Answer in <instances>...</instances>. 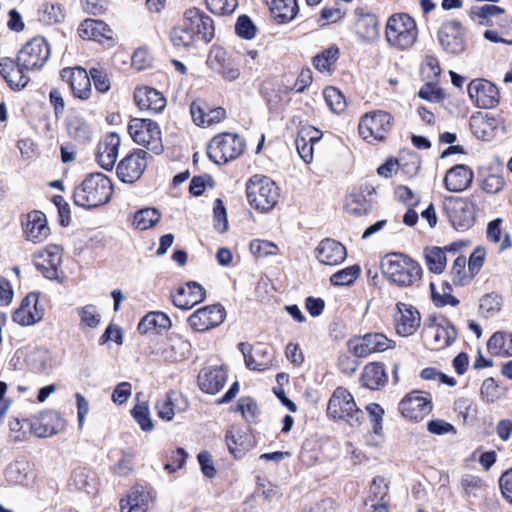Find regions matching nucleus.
Listing matches in <instances>:
<instances>
[{
	"instance_id": "f257e3e1",
	"label": "nucleus",
	"mask_w": 512,
	"mask_h": 512,
	"mask_svg": "<svg viewBox=\"0 0 512 512\" xmlns=\"http://www.w3.org/2000/svg\"><path fill=\"white\" fill-rule=\"evenodd\" d=\"M113 193L110 179L102 173L88 175L74 190V203L83 208H94L107 203Z\"/></svg>"
},
{
	"instance_id": "f03ea898",
	"label": "nucleus",
	"mask_w": 512,
	"mask_h": 512,
	"mask_svg": "<svg viewBox=\"0 0 512 512\" xmlns=\"http://www.w3.org/2000/svg\"><path fill=\"white\" fill-rule=\"evenodd\" d=\"M384 275L393 283L407 287L411 286L422 276V268L412 258L401 253L387 255L382 261Z\"/></svg>"
},
{
	"instance_id": "7ed1b4c3",
	"label": "nucleus",
	"mask_w": 512,
	"mask_h": 512,
	"mask_svg": "<svg viewBox=\"0 0 512 512\" xmlns=\"http://www.w3.org/2000/svg\"><path fill=\"white\" fill-rule=\"evenodd\" d=\"M417 36L416 22L408 14H394L389 17L385 38L390 46L399 50L411 48L415 44Z\"/></svg>"
},
{
	"instance_id": "20e7f679",
	"label": "nucleus",
	"mask_w": 512,
	"mask_h": 512,
	"mask_svg": "<svg viewBox=\"0 0 512 512\" xmlns=\"http://www.w3.org/2000/svg\"><path fill=\"white\" fill-rule=\"evenodd\" d=\"M327 414L334 420H342L351 427L360 426L364 420V412L355 403L353 395L344 387H337L331 395Z\"/></svg>"
},
{
	"instance_id": "39448f33",
	"label": "nucleus",
	"mask_w": 512,
	"mask_h": 512,
	"mask_svg": "<svg viewBox=\"0 0 512 512\" xmlns=\"http://www.w3.org/2000/svg\"><path fill=\"white\" fill-rule=\"evenodd\" d=\"M246 194L249 204L262 212L274 208L279 199V189L275 182L258 174L247 181Z\"/></svg>"
},
{
	"instance_id": "423d86ee",
	"label": "nucleus",
	"mask_w": 512,
	"mask_h": 512,
	"mask_svg": "<svg viewBox=\"0 0 512 512\" xmlns=\"http://www.w3.org/2000/svg\"><path fill=\"white\" fill-rule=\"evenodd\" d=\"M245 148L244 140L233 133L214 136L208 145V157L216 164H226L239 157Z\"/></svg>"
},
{
	"instance_id": "0eeeda50",
	"label": "nucleus",
	"mask_w": 512,
	"mask_h": 512,
	"mask_svg": "<svg viewBox=\"0 0 512 512\" xmlns=\"http://www.w3.org/2000/svg\"><path fill=\"white\" fill-rule=\"evenodd\" d=\"M128 133L135 143L155 154L163 151L161 130L157 122L151 119L133 118L129 122Z\"/></svg>"
},
{
	"instance_id": "6e6552de",
	"label": "nucleus",
	"mask_w": 512,
	"mask_h": 512,
	"mask_svg": "<svg viewBox=\"0 0 512 512\" xmlns=\"http://www.w3.org/2000/svg\"><path fill=\"white\" fill-rule=\"evenodd\" d=\"M392 116L385 111L364 115L359 122V135L366 141L382 140L390 132Z\"/></svg>"
},
{
	"instance_id": "1a4fd4ad",
	"label": "nucleus",
	"mask_w": 512,
	"mask_h": 512,
	"mask_svg": "<svg viewBox=\"0 0 512 512\" xmlns=\"http://www.w3.org/2000/svg\"><path fill=\"white\" fill-rule=\"evenodd\" d=\"M50 57V46L43 37H35L19 51V65L31 71L41 69Z\"/></svg>"
},
{
	"instance_id": "9d476101",
	"label": "nucleus",
	"mask_w": 512,
	"mask_h": 512,
	"mask_svg": "<svg viewBox=\"0 0 512 512\" xmlns=\"http://www.w3.org/2000/svg\"><path fill=\"white\" fill-rule=\"evenodd\" d=\"M394 341L382 333H368L348 341V348L356 357H367L371 353L383 352L393 348Z\"/></svg>"
},
{
	"instance_id": "9b49d317",
	"label": "nucleus",
	"mask_w": 512,
	"mask_h": 512,
	"mask_svg": "<svg viewBox=\"0 0 512 512\" xmlns=\"http://www.w3.org/2000/svg\"><path fill=\"white\" fill-rule=\"evenodd\" d=\"M226 317L225 308L220 304L197 309L188 318L189 326L196 332H205L222 324Z\"/></svg>"
},
{
	"instance_id": "f8f14e48",
	"label": "nucleus",
	"mask_w": 512,
	"mask_h": 512,
	"mask_svg": "<svg viewBox=\"0 0 512 512\" xmlns=\"http://www.w3.org/2000/svg\"><path fill=\"white\" fill-rule=\"evenodd\" d=\"M423 338L426 346L432 350L445 348L457 338L456 328L446 319L430 324L423 329Z\"/></svg>"
},
{
	"instance_id": "ddd939ff",
	"label": "nucleus",
	"mask_w": 512,
	"mask_h": 512,
	"mask_svg": "<svg viewBox=\"0 0 512 512\" xmlns=\"http://www.w3.org/2000/svg\"><path fill=\"white\" fill-rule=\"evenodd\" d=\"M438 41L449 54L458 55L463 53L466 48V41L461 23L456 20L444 22L438 31Z\"/></svg>"
},
{
	"instance_id": "4468645a",
	"label": "nucleus",
	"mask_w": 512,
	"mask_h": 512,
	"mask_svg": "<svg viewBox=\"0 0 512 512\" xmlns=\"http://www.w3.org/2000/svg\"><path fill=\"white\" fill-rule=\"evenodd\" d=\"M147 152L136 149L125 156L117 166V176L124 183H133L143 174L147 166Z\"/></svg>"
},
{
	"instance_id": "2eb2a0df",
	"label": "nucleus",
	"mask_w": 512,
	"mask_h": 512,
	"mask_svg": "<svg viewBox=\"0 0 512 512\" xmlns=\"http://www.w3.org/2000/svg\"><path fill=\"white\" fill-rule=\"evenodd\" d=\"M431 410L430 399L424 397L419 391L407 394L399 403V411L402 416L415 422L421 421Z\"/></svg>"
},
{
	"instance_id": "dca6fc26",
	"label": "nucleus",
	"mask_w": 512,
	"mask_h": 512,
	"mask_svg": "<svg viewBox=\"0 0 512 512\" xmlns=\"http://www.w3.org/2000/svg\"><path fill=\"white\" fill-rule=\"evenodd\" d=\"M60 76L63 81L70 85L73 95L81 100H87L91 97V76L90 71L82 67H66L61 70Z\"/></svg>"
},
{
	"instance_id": "f3484780",
	"label": "nucleus",
	"mask_w": 512,
	"mask_h": 512,
	"mask_svg": "<svg viewBox=\"0 0 512 512\" xmlns=\"http://www.w3.org/2000/svg\"><path fill=\"white\" fill-rule=\"evenodd\" d=\"M238 348L243 354L245 365L250 370L263 371L272 365L273 352L264 344L254 346L241 342Z\"/></svg>"
},
{
	"instance_id": "a211bd4d",
	"label": "nucleus",
	"mask_w": 512,
	"mask_h": 512,
	"mask_svg": "<svg viewBox=\"0 0 512 512\" xmlns=\"http://www.w3.org/2000/svg\"><path fill=\"white\" fill-rule=\"evenodd\" d=\"M467 91L470 99L480 108H493L499 102L498 89L488 80H472Z\"/></svg>"
},
{
	"instance_id": "6ab92c4d",
	"label": "nucleus",
	"mask_w": 512,
	"mask_h": 512,
	"mask_svg": "<svg viewBox=\"0 0 512 512\" xmlns=\"http://www.w3.org/2000/svg\"><path fill=\"white\" fill-rule=\"evenodd\" d=\"M207 63L225 81H235L240 77L238 62L222 48H213Z\"/></svg>"
},
{
	"instance_id": "aec40b11",
	"label": "nucleus",
	"mask_w": 512,
	"mask_h": 512,
	"mask_svg": "<svg viewBox=\"0 0 512 512\" xmlns=\"http://www.w3.org/2000/svg\"><path fill=\"white\" fill-rule=\"evenodd\" d=\"M62 261V249L58 245H49L34 255V264L48 279H56Z\"/></svg>"
},
{
	"instance_id": "412c9836",
	"label": "nucleus",
	"mask_w": 512,
	"mask_h": 512,
	"mask_svg": "<svg viewBox=\"0 0 512 512\" xmlns=\"http://www.w3.org/2000/svg\"><path fill=\"white\" fill-rule=\"evenodd\" d=\"M445 210L452 226L457 230H467L474 224V208L465 200L449 201L445 205Z\"/></svg>"
},
{
	"instance_id": "4be33fe9",
	"label": "nucleus",
	"mask_w": 512,
	"mask_h": 512,
	"mask_svg": "<svg viewBox=\"0 0 512 512\" xmlns=\"http://www.w3.org/2000/svg\"><path fill=\"white\" fill-rule=\"evenodd\" d=\"M28 71L30 70L19 65L18 58H0V74L11 89L21 90L27 86L30 81Z\"/></svg>"
},
{
	"instance_id": "5701e85b",
	"label": "nucleus",
	"mask_w": 512,
	"mask_h": 512,
	"mask_svg": "<svg viewBox=\"0 0 512 512\" xmlns=\"http://www.w3.org/2000/svg\"><path fill=\"white\" fill-rule=\"evenodd\" d=\"M173 304L183 310H189L206 298V290L195 281L187 282L171 295Z\"/></svg>"
},
{
	"instance_id": "b1692460",
	"label": "nucleus",
	"mask_w": 512,
	"mask_h": 512,
	"mask_svg": "<svg viewBox=\"0 0 512 512\" xmlns=\"http://www.w3.org/2000/svg\"><path fill=\"white\" fill-rule=\"evenodd\" d=\"M397 314L395 315L396 332L400 336L408 337L413 335L421 323L419 311L411 305L397 303Z\"/></svg>"
},
{
	"instance_id": "393cba45",
	"label": "nucleus",
	"mask_w": 512,
	"mask_h": 512,
	"mask_svg": "<svg viewBox=\"0 0 512 512\" xmlns=\"http://www.w3.org/2000/svg\"><path fill=\"white\" fill-rule=\"evenodd\" d=\"M188 406L189 402L182 393L171 390L157 401L155 408L159 418L171 421L176 414L185 412Z\"/></svg>"
},
{
	"instance_id": "a878e982",
	"label": "nucleus",
	"mask_w": 512,
	"mask_h": 512,
	"mask_svg": "<svg viewBox=\"0 0 512 512\" xmlns=\"http://www.w3.org/2000/svg\"><path fill=\"white\" fill-rule=\"evenodd\" d=\"M22 224L26 238L34 243L44 241L50 234L46 215L41 211L29 212Z\"/></svg>"
},
{
	"instance_id": "bb28decb",
	"label": "nucleus",
	"mask_w": 512,
	"mask_h": 512,
	"mask_svg": "<svg viewBox=\"0 0 512 512\" xmlns=\"http://www.w3.org/2000/svg\"><path fill=\"white\" fill-rule=\"evenodd\" d=\"M31 431L39 438L51 437L62 428V421L55 411H44L30 422Z\"/></svg>"
},
{
	"instance_id": "cd10ccee",
	"label": "nucleus",
	"mask_w": 512,
	"mask_h": 512,
	"mask_svg": "<svg viewBox=\"0 0 512 512\" xmlns=\"http://www.w3.org/2000/svg\"><path fill=\"white\" fill-rule=\"evenodd\" d=\"M134 99L141 111L158 114L166 107V98L161 92L151 87L137 88Z\"/></svg>"
},
{
	"instance_id": "c85d7f7f",
	"label": "nucleus",
	"mask_w": 512,
	"mask_h": 512,
	"mask_svg": "<svg viewBox=\"0 0 512 512\" xmlns=\"http://www.w3.org/2000/svg\"><path fill=\"white\" fill-rule=\"evenodd\" d=\"M346 248L338 241L323 239L315 249V257L325 265H338L346 259Z\"/></svg>"
},
{
	"instance_id": "c756f323",
	"label": "nucleus",
	"mask_w": 512,
	"mask_h": 512,
	"mask_svg": "<svg viewBox=\"0 0 512 512\" xmlns=\"http://www.w3.org/2000/svg\"><path fill=\"white\" fill-rule=\"evenodd\" d=\"M43 309L38 308V297L35 294L26 296L20 307L13 313V321L28 326L39 322L43 318Z\"/></svg>"
},
{
	"instance_id": "7c9ffc66",
	"label": "nucleus",
	"mask_w": 512,
	"mask_h": 512,
	"mask_svg": "<svg viewBox=\"0 0 512 512\" xmlns=\"http://www.w3.org/2000/svg\"><path fill=\"white\" fill-rule=\"evenodd\" d=\"M121 144L120 136L116 133H109L99 143L97 150V161L105 170H112L118 157V150Z\"/></svg>"
},
{
	"instance_id": "2f4dec72",
	"label": "nucleus",
	"mask_w": 512,
	"mask_h": 512,
	"mask_svg": "<svg viewBox=\"0 0 512 512\" xmlns=\"http://www.w3.org/2000/svg\"><path fill=\"white\" fill-rule=\"evenodd\" d=\"M473 176V171L468 166L456 165L446 172L444 184L448 191L462 192L471 185Z\"/></svg>"
},
{
	"instance_id": "473e14b6",
	"label": "nucleus",
	"mask_w": 512,
	"mask_h": 512,
	"mask_svg": "<svg viewBox=\"0 0 512 512\" xmlns=\"http://www.w3.org/2000/svg\"><path fill=\"white\" fill-rule=\"evenodd\" d=\"M356 22V34L364 41H373L379 34L378 19L376 15L365 11L364 8L358 7L354 11Z\"/></svg>"
},
{
	"instance_id": "72a5a7b5",
	"label": "nucleus",
	"mask_w": 512,
	"mask_h": 512,
	"mask_svg": "<svg viewBox=\"0 0 512 512\" xmlns=\"http://www.w3.org/2000/svg\"><path fill=\"white\" fill-rule=\"evenodd\" d=\"M188 24L193 31L194 39L201 40L205 43L210 42L214 37L213 20L201 14L197 9L190 10L186 16Z\"/></svg>"
},
{
	"instance_id": "f704fd0d",
	"label": "nucleus",
	"mask_w": 512,
	"mask_h": 512,
	"mask_svg": "<svg viewBox=\"0 0 512 512\" xmlns=\"http://www.w3.org/2000/svg\"><path fill=\"white\" fill-rule=\"evenodd\" d=\"M227 380V373L222 368H205L198 375L200 389L208 394L218 393Z\"/></svg>"
},
{
	"instance_id": "c9c22d12",
	"label": "nucleus",
	"mask_w": 512,
	"mask_h": 512,
	"mask_svg": "<svg viewBox=\"0 0 512 512\" xmlns=\"http://www.w3.org/2000/svg\"><path fill=\"white\" fill-rule=\"evenodd\" d=\"M8 482L20 485H30L34 481V474L27 461L19 460L10 463L4 472Z\"/></svg>"
},
{
	"instance_id": "e433bc0d",
	"label": "nucleus",
	"mask_w": 512,
	"mask_h": 512,
	"mask_svg": "<svg viewBox=\"0 0 512 512\" xmlns=\"http://www.w3.org/2000/svg\"><path fill=\"white\" fill-rule=\"evenodd\" d=\"M149 494L140 486L133 487L126 499L120 502L122 512H147Z\"/></svg>"
},
{
	"instance_id": "4c0bfd02",
	"label": "nucleus",
	"mask_w": 512,
	"mask_h": 512,
	"mask_svg": "<svg viewBox=\"0 0 512 512\" xmlns=\"http://www.w3.org/2000/svg\"><path fill=\"white\" fill-rule=\"evenodd\" d=\"M361 383L364 387L377 390L387 382V374L381 363L367 364L361 374Z\"/></svg>"
},
{
	"instance_id": "58836bf2",
	"label": "nucleus",
	"mask_w": 512,
	"mask_h": 512,
	"mask_svg": "<svg viewBox=\"0 0 512 512\" xmlns=\"http://www.w3.org/2000/svg\"><path fill=\"white\" fill-rule=\"evenodd\" d=\"M454 251V248L452 246H448L444 249L440 247H426L424 249V257L426 261V265L430 272L441 274L446 267V254L445 251Z\"/></svg>"
},
{
	"instance_id": "ea45409f",
	"label": "nucleus",
	"mask_w": 512,
	"mask_h": 512,
	"mask_svg": "<svg viewBox=\"0 0 512 512\" xmlns=\"http://www.w3.org/2000/svg\"><path fill=\"white\" fill-rule=\"evenodd\" d=\"M470 128L472 133L481 140L488 141L493 137L495 129V119L482 115H473L470 118Z\"/></svg>"
},
{
	"instance_id": "a19ab883",
	"label": "nucleus",
	"mask_w": 512,
	"mask_h": 512,
	"mask_svg": "<svg viewBox=\"0 0 512 512\" xmlns=\"http://www.w3.org/2000/svg\"><path fill=\"white\" fill-rule=\"evenodd\" d=\"M171 327L170 318L163 312H150L144 316L138 324V331L141 334H147L155 328L169 329Z\"/></svg>"
},
{
	"instance_id": "79ce46f5",
	"label": "nucleus",
	"mask_w": 512,
	"mask_h": 512,
	"mask_svg": "<svg viewBox=\"0 0 512 512\" xmlns=\"http://www.w3.org/2000/svg\"><path fill=\"white\" fill-rule=\"evenodd\" d=\"M298 5L296 0H273L271 12L279 22L291 21L297 14Z\"/></svg>"
},
{
	"instance_id": "37998d69",
	"label": "nucleus",
	"mask_w": 512,
	"mask_h": 512,
	"mask_svg": "<svg viewBox=\"0 0 512 512\" xmlns=\"http://www.w3.org/2000/svg\"><path fill=\"white\" fill-rule=\"evenodd\" d=\"M488 350L493 354H502L505 356H512V333L496 332L494 333L488 343Z\"/></svg>"
},
{
	"instance_id": "c03bdc74",
	"label": "nucleus",
	"mask_w": 512,
	"mask_h": 512,
	"mask_svg": "<svg viewBox=\"0 0 512 512\" xmlns=\"http://www.w3.org/2000/svg\"><path fill=\"white\" fill-rule=\"evenodd\" d=\"M339 57V49L332 45L313 58L314 67L320 72H331Z\"/></svg>"
},
{
	"instance_id": "a18cd8bd",
	"label": "nucleus",
	"mask_w": 512,
	"mask_h": 512,
	"mask_svg": "<svg viewBox=\"0 0 512 512\" xmlns=\"http://www.w3.org/2000/svg\"><path fill=\"white\" fill-rule=\"evenodd\" d=\"M105 30L106 24L102 21L86 19L80 24L78 34L84 40H98L104 36Z\"/></svg>"
},
{
	"instance_id": "49530a36",
	"label": "nucleus",
	"mask_w": 512,
	"mask_h": 512,
	"mask_svg": "<svg viewBox=\"0 0 512 512\" xmlns=\"http://www.w3.org/2000/svg\"><path fill=\"white\" fill-rule=\"evenodd\" d=\"M67 130L69 135L79 142H86L91 137V131L88 124L78 116L68 118Z\"/></svg>"
},
{
	"instance_id": "de8ad7c7",
	"label": "nucleus",
	"mask_w": 512,
	"mask_h": 512,
	"mask_svg": "<svg viewBox=\"0 0 512 512\" xmlns=\"http://www.w3.org/2000/svg\"><path fill=\"white\" fill-rule=\"evenodd\" d=\"M346 210L353 215H364L371 209V202L363 193H352L346 198Z\"/></svg>"
},
{
	"instance_id": "09e8293b",
	"label": "nucleus",
	"mask_w": 512,
	"mask_h": 512,
	"mask_svg": "<svg viewBox=\"0 0 512 512\" xmlns=\"http://www.w3.org/2000/svg\"><path fill=\"white\" fill-rule=\"evenodd\" d=\"M160 220V213L155 208H144L134 214L133 224L139 230H147Z\"/></svg>"
},
{
	"instance_id": "8fccbe9b",
	"label": "nucleus",
	"mask_w": 512,
	"mask_h": 512,
	"mask_svg": "<svg viewBox=\"0 0 512 512\" xmlns=\"http://www.w3.org/2000/svg\"><path fill=\"white\" fill-rule=\"evenodd\" d=\"M471 13L475 17L482 19V25L493 26L494 19L503 15L505 10L500 6L485 4L483 6L473 7Z\"/></svg>"
},
{
	"instance_id": "3c124183",
	"label": "nucleus",
	"mask_w": 512,
	"mask_h": 512,
	"mask_svg": "<svg viewBox=\"0 0 512 512\" xmlns=\"http://www.w3.org/2000/svg\"><path fill=\"white\" fill-rule=\"evenodd\" d=\"M467 260L464 256H458L451 268V279L455 285L464 286L474 277L471 272L466 271Z\"/></svg>"
},
{
	"instance_id": "603ef678",
	"label": "nucleus",
	"mask_w": 512,
	"mask_h": 512,
	"mask_svg": "<svg viewBox=\"0 0 512 512\" xmlns=\"http://www.w3.org/2000/svg\"><path fill=\"white\" fill-rule=\"evenodd\" d=\"M170 38L176 47H189L194 42V34L186 19L183 26L175 27L170 33Z\"/></svg>"
},
{
	"instance_id": "864d4df0",
	"label": "nucleus",
	"mask_w": 512,
	"mask_h": 512,
	"mask_svg": "<svg viewBox=\"0 0 512 512\" xmlns=\"http://www.w3.org/2000/svg\"><path fill=\"white\" fill-rule=\"evenodd\" d=\"M131 414L143 431L150 432L154 429L149 405L146 402L136 404L131 410Z\"/></svg>"
},
{
	"instance_id": "5fc2aeb1",
	"label": "nucleus",
	"mask_w": 512,
	"mask_h": 512,
	"mask_svg": "<svg viewBox=\"0 0 512 512\" xmlns=\"http://www.w3.org/2000/svg\"><path fill=\"white\" fill-rule=\"evenodd\" d=\"M359 275L360 267L358 265H352L334 273L330 277V282L334 286L350 285Z\"/></svg>"
},
{
	"instance_id": "6e6d98bb",
	"label": "nucleus",
	"mask_w": 512,
	"mask_h": 512,
	"mask_svg": "<svg viewBox=\"0 0 512 512\" xmlns=\"http://www.w3.org/2000/svg\"><path fill=\"white\" fill-rule=\"evenodd\" d=\"M325 101L335 113H341L346 108V100L342 92L336 87H327L323 92Z\"/></svg>"
},
{
	"instance_id": "4d7b16f0",
	"label": "nucleus",
	"mask_w": 512,
	"mask_h": 512,
	"mask_svg": "<svg viewBox=\"0 0 512 512\" xmlns=\"http://www.w3.org/2000/svg\"><path fill=\"white\" fill-rule=\"evenodd\" d=\"M502 305V298L496 293H490L484 295L480 299L479 309L482 314L487 317L493 316L495 313L500 311Z\"/></svg>"
},
{
	"instance_id": "13d9d810",
	"label": "nucleus",
	"mask_w": 512,
	"mask_h": 512,
	"mask_svg": "<svg viewBox=\"0 0 512 512\" xmlns=\"http://www.w3.org/2000/svg\"><path fill=\"white\" fill-rule=\"evenodd\" d=\"M39 13L40 20L47 24H55L61 22L64 17V11L59 5L46 3L42 6Z\"/></svg>"
},
{
	"instance_id": "bf43d9fd",
	"label": "nucleus",
	"mask_w": 512,
	"mask_h": 512,
	"mask_svg": "<svg viewBox=\"0 0 512 512\" xmlns=\"http://www.w3.org/2000/svg\"><path fill=\"white\" fill-rule=\"evenodd\" d=\"M188 457L187 452L183 448H177L175 450H172L167 455V462L164 465V469L168 473H174L177 470L181 469Z\"/></svg>"
},
{
	"instance_id": "052dcab7",
	"label": "nucleus",
	"mask_w": 512,
	"mask_h": 512,
	"mask_svg": "<svg viewBox=\"0 0 512 512\" xmlns=\"http://www.w3.org/2000/svg\"><path fill=\"white\" fill-rule=\"evenodd\" d=\"M461 487L467 496L478 497L479 492L485 488V484L480 477L466 474L461 478Z\"/></svg>"
},
{
	"instance_id": "680f3d73",
	"label": "nucleus",
	"mask_w": 512,
	"mask_h": 512,
	"mask_svg": "<svg viewBox=\"0 0 512 512\" xmlns=\"http://www.w3.org/2000/svg\"><path fill=\"white\" fill-rule=\"evenodd\" d=\"M388 493V485L385 479L377 476L372 480L369 488L368 500L371 502H385V497Z\"/></svg>"
},
{
	"instance_id": "e2e57ef3",
	"label": "nucleus",
	"mask_w": 512,
	"mask_h": 512,
	"mask_svg": "<svg viewBox=\"0 0 512 512\" xmlns=\"http://www.w3.org/2000/svg\"><path fill=\"white\" fill-rule=\"evenodd\" d=\"M319 138L320 137L316 135L311 136L309 140H307L303 135H299L296 138L297 151L304 162L310 163L313 160V143L314 141H318Z\"/></svg>"
},
{
	"instance_id": "0e129e2a",
	"label": "nucleus",
	"mask_w": 512,
	"mask_h": 512,
	"mask_svg": "<svg viewBox=\"0 0 512 512\" xmlns=\"http://www.w3.org/2000/svg\"><path fill=\"white\" fill-rule=\"evenodd\" d=\"M214 227L220 233H224L228 229V220L226 208L221 199H216L213 207Z\"/></svg>"
},
{
	"instance_id": "69168bd1",
	"label": "nucleus",
	"mask_w": 512,
	"mask_h": 512,
	"mask_svg": "<svg viewBox=\"0 0 512 512\" xmlns=\"http://www.w3.org/2000/svg\"><path fill=\"white\" fill-rule=\"evenodd\" d=\"M207 8L214 14H231L236 9L237 0H206Z\"/></svg>"
},
{
	"instance_id": "338daca9",
	"label": "nucleus",
	"mask_w": 512,
	"mask_h": 512,
	"mask_svg": "<svg viewBox=\"0 0 512 512\" xmlns=\"http://www.w3.org/2000/svg\"><path fill=\"white\" fill-rule=\"evenodd\" d=\"M277 246L267 240H253L250 243V251L254 256L266 257L277 253Z\"/></svg>"
},
{
	"instance_id": "774afa93",
	"label": "nucleus",
	"mask_w": 512,
	"mask_h": 512,
	"mask_svg": "<svg viewBox=\"0 0 512 512\" xmlns=\"http://www.w3.org/2000/svg\"><path fill=\"white\" fill-rule=\"evenodd\" d=\"M91 81H93L95 89L100 93H106L111 88V82L107 73L100 68L90 69Z\"/></svg>"
}]
</instances>
